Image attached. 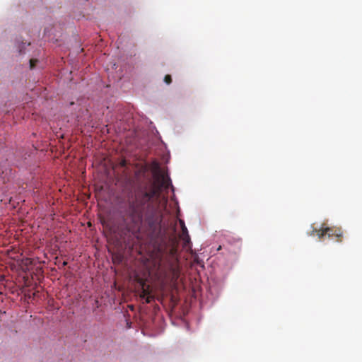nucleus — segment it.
Wrapping results in <instances>:
<instances>
[{
	"label": "nucleus",
	"mask_w": 362,
	"mask_h": 362,
	"mask_svg": "<svg viewBox=\"0 0 362 362\" xmlns=\"http://www.w3.org/2000/svg\"><path fill=\"white\" fill-rule=\"evenodd\" d=\"M127 202L126 215L133 224L139 226L145 221L153 231L160 228L163 213L159 187L152 186L148 190L146 185L136 186L127 194Z\"/></svg>",
	"instance_id": "obj_1"
},
{
	"label": "nucleus",
	"mask_w": 362,
	"mask_h": 362,
	"mask_svg": "<svg viewBox=\"0 0 362 362\" xmlns=\"http://www.w3.org/2000/svg\"><path fill=\"white\" fill-rule=\"evenodd\" d=\"M177 249L171 247L165 259V263L163 266V273L165 279L170 282L175 284L180 277V270L178 264V259L176 257Z\"/></svg>",
	"instance_id": "obj_2"
},
{
	"label": "nucleus",
	"mask_w": 362,
	"mask_h": 362,
	"mask_svg": "<svg viewBox=\"0 0 362 362\" xmlns=\"http://www.w3.org/2000/svg\"><path fill=\"white\" fill-rule=\"evenodd\" d=\"M325 233L328 238H335L336 241L339 243L342 241L343 231L341 228L327 227Z\"/></svg>",
	"instance_id": "obj_3"
},
{
	"label": "nucleus",
	"mask_w": 362,
	"mask_h": 362,
	"mask_svg": "<svg viewBox=\"0 0 362 362\" xmlns=\"http://www.w3.org/2000/svg\"><path fill=\"white\" fill-rule=\"evenodd\" d=\"M140 297L145 299V302L146 303L151 302V300L153 299V296L151 295L149 286H147L146 288H145L144 286H142V291Z\"/></svg>",
	"instance_id": "obj_4"
},
{
	"label": "nucleus",
	"mask_w": 362,
	"mask_h": 362,
	"mask_svg": "<svg viewBox=\"0 0 362 362\" xmlns=\"http://www.w3.org/2000/svg\"><path fill=\"white\" fill-rule=\"evenodd\" d=\"M179 223H180L181 229H182V238L184 241L188 242L189 240V236L188 230L185 226V221L182 219H180Z\"/></svg>",
	"instance_id": "obj_5"
},
{
	"label": "nucleus",
	"mask_w": 362,
	"mask_h": 362,
	"mask_svg": "<svg viewBox=\"0 0 362 362\" xmlns=\"http://www.w3.org/2000/svg\"><path fill=\"white\" fill-rule=\"evenodd\" d=\"M317 235L320 239H322L325 235H327L325 233V228H321L320 229L314 228L312 232L310 233V235Z\"/></svg>",
	"instance_id": "obj_6"
},
{
	"label": "nucleus",
	"mask_w": 362,
	"mask_h": 362,
	"mask_svg": "<svg viewBox=\"0 0 362 362\" xmlns=\"http://www.w3.org/2000/svg\"><path fill=\"white\" fill-rule=\"evenodd\" d=\"M162 185L163 186H164L165 187H168L169 185H170V179L168 177H165L164 175L162 176Z\"/></svg>",
	"instance_id": "obj_7"
},
{
	"label": "nucleus",
	"mask_w": 362,
	"mask_h": 362,
	"mask_svg": "<svg viewBox=\"0 0 362 362\" xmlns=\"http://www.w3.org/2000/svg\"><path fill=\"white\" fill-rule=\"evenodd\" d=\"M164 81L165 83H166L167 84H170L171 82H172V78H171V76L170 75H165V76L164 77Z\"/></svg>",
	"instance_id": "obj_8"
},
{
	"label": "nucleus",
	"mask_w": 362,
	"mask_h": 362,
	"mask_svg": "<svg viewBox=\"0 0 362 362\" xmlns=\"http://www.w3.org/2000/svg\"><path fill=\"white\" fill-rule=\"evenodd\" d=\"M37 62V59H31L30 60V66L31 69H33L35 66V64Z\"/></svg>",
	"instance_id": "obj_9"
},
{
	"label": "nucleus",
	"mask_w": 362,
	"mask_h": 362,
	"mask_svg": "<svg viewBox=\"0 0 362 362\" xmlns=\"http://www.w3.org/2000/svg\"><path fill=\"white\" fill-rule=\"evenodd\" d=\"M121 165H122V166H125L126 161L125 160H122V163H121Z\"/></svg>",
	"instance_id": "obj_10"
},
{
	"label": "nucleus",
	"mask_w": 362,
	"mask_h": 362,
	"mask_svg": "<svg viewBox=\"0 0 362 362\" xmlns=\"http://www.w3.org/2000/svg\"><path fill=\"white\" fill-rule=\"evenodd\" d=\"M67 264V262H63V266H66Z\"/></svg>",
	"instance_id": "obj_11"
},
{
	"label": "nucleus",
	"mask_w": 362,
	"mask_h": 362,
	"mask_svg": "<svg viewBox=\"0 0 362 362\" xmlns=\"http://www.w3.org/2000/svg\"><path fill=\"white\" fill-rule=\"evenodd\" d=\"M221 246H219V247L218 248V250H221Z\"/></svg>",
	"instance_id": "obj_12"
}]
</instances>
